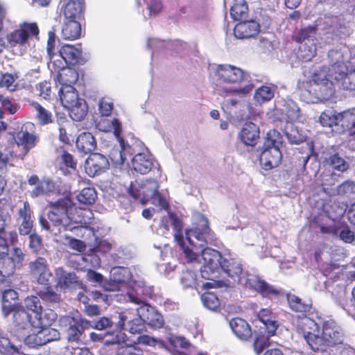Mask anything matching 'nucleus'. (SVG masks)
<instances>
[{"mask_svg":"<svg viewBox=\"0 0 355 355\" xmlns=\"http://www.w3.org/2000/svg\"><path fill=\"white\" fill-rule=\"evenodd\" d=\"M116 355H143V350L135 345H122L118 347Z\"/></svg>","mask_w":355,"mask_h":355,"instance_id":"nucleus-57","label":"nucleus"},{"mask_svg":"<svg viewBox=\"0 0 355 355\" xmlns=\"http://www.w3.org/2000/svg\"><path fill=\"white\" fill-rule=\"evenodd\" d=\"M16 264L15 261L12 260L8 253L0 255V281L7 279L12 275L15 270Z\"/></svg>","mask_w":355,"mask_h":355,"instance_id":"nucleus-37","label":"nucleus"},{"mask_svg":"<svg viewBox=\"0 0 355 355\" xmlns=\"http://www.w3.org/2000/svg\"><path fill=\"white\" fill-rule=\"evenodd\" d=\"M36 293L41 299L46 302L56 303L61 300L60 295L55 292L51 286L37 291Z\"/></svg>","mask_w":355,"mask_h":355,"instance_id":"nucleus-53","label":"nucleus"},{"mask_svg":"<svg viewBox=\"0 0 355 355\" xmlns=\"http://www.w3.org/2000/svg\"><path fill=\"white\" fill-rule=\"evenodd\" d=\"M282 144V137L275 130H270L263 146L259 161L263 168L270 170L281 163L282 155L280 147Z\"/></svg>","mask_w":355,"mask_h":355,"instance_id":"nucleus-7","label":"nucleus"},{"mask_svg":"<svg viewBox=\"0 0 355 355\" xmlns=\"http://www.w3.org/2000/svg\"><path fill=\"white\" fill-rule=\"evenodd\" d=\"M343 128L347 130L355 141V107L343 111Z\"/></svg>","mask_w":355,"mask_h":355,"instance_id":"nucleus-44","label":"nucleus"},{"mask_svg":"<svg viewBox=\"0 0 355 355\" xmlns=\"http://www.w3.org/2000/svg\"><path fill=\"white\" fill-rule=\"evenodd\" d=\"M56 318L57 314L52 309H42L38 315H34L33 327H49Z\"/></svg>","mask_w":355,"mask_h":355,"instance_id":"nucleus-34","label":"nucleus"},{"mask_svg":"<svg viewBox=\"0 0 355 355\" xmlns=\"http://www.w3.org/2000/svg\"><path fill=\"white\" fill-rule=\"evenodd\" d=\"M350 50L346 46H338L328 53L329 67H323L313 74L310 83H303L305 89L319 98L329 99L335 92L345 73L353 64L350 60Z\"/></svg>","mask_w":355,"mask_h":355,"instance_id":"nucleus-2","label":"nucleus"},{"mask_svg":"<svg viewBox=\"0 0 355 355\" xmlns=\"http://www.w3.org/2000/svg\"><path fill=\"white\" fill-rule=\"evenodd\" d=\"M59 96L62 105L69 110L73 120L80 121L85 118L87 113V105L83 98L78 97L73 86H61Z\"/></svg>","mask_w":355,"mask_h":355,"instance_id":"nucleus-9","label":"nucleus"},{"mask_svg":"<svg viewBox=\"0 0 355 355\" xmlns=\"http://www.w3.org/2000/svg\"><path fill=\"white\" fill-rule=\"evenodd\" d=\"M63 1L64 19L79 21L84 14V0H63Z\"/></svg>","mask_w":355,"mask_h":355,"instance_id":"nucleus-20","label":"nucleus"},{"mask_svg":"<svg viewBox=\"0 0 355 355\" xmlns=\"http://www.w3.org/2000/svg\"><path fill=\"white\" fill-rule=\"evenodd\" d=\"M145 1L150 16L157 15L162 12L163 5L161 0H145Z\"/></svg>","mask_w":355,"mask_h":355,"instance_id":"nucleus-64","label":"nucleus"},{"mask_svg":"<svg viewBox=\"0 0 355 355\" xmlns=\"http://www.w3.org/2000/svg\"><path fill=\"white\" fill-rule=\"evenodd\" d=\"M98 129L104 132L113 131L116 139L120 138L121 132V125L116 119L112 120L108 119H101L97 124Z\"/></svg>","mask_w":355,"mask_h":355,"instance_id":"nucleus-40","label":"nucleus"},{"mask_svg":"<svg viewBox=\"0 0 355 355\" xmlns=\"http://www.w3.org/2000/svg\"><path fill=\"white\" fill-rule=\"evenodd\" d=\"M30 273L33 278L40 284L48 285L52 277L47 261L43 257H38L29 263Z\"/></svg>","mask_w":355,"mask_h":355,"instance_id":"nucleus-14","label":"nucleus"},{"mask_svg":"<svg viewBox=\"0 0 355 355\" xmlns=\"http://www.w3.org/2000/svg\"><path fill=\"white\" fill-rule=\"evenodd\" d=\"M134 170L141 174L148 173L153 167L157 165V162L148 153H138L132 160Z\"/></svg>","mask_w":355,"mask_h":355,"instance_id":"nucleus-22","label":"nucleus"},{"mask_svg":"<svg viewBox=\"0 0 355 355\" xmlns=\"http://www.w3.org/2000/svg\"><path fill=\"white\" fill-rule=\"evenodd\" d=\"M203 305L207 309L216 311L220 306V301L218 297L213 293L206 292L201 296Z\"/></svg>","mask_w":355,"mask_h":355,"instance_id":"nucleus-54","label":"nucleus"},{"mask_svg":"<svg viewBox=\"0 0 355 355\" xmlns=\"http://www.w3.org/2000/svg\"><path fill=\"white\" fill-rule=\"evenodd\" d=\"M316 28L308 26L301 29L297 35L298 42H315Z\"/></svg>","mask_w":355,"mask_h":355,"instance_id":"nucleus-52","label":"nucleus"},{"mask_svg":"<svg viewBox=\"0 0 355 355\" xmlns=\"http://www.w3.org/2000/svg\"><path fill=\"white\" fill-rule=\"evenodd\" d=\"M258 317L264 324L268 336H274L279 326L275 315L270 309H262L260 310Z\"/></svg>","mask_w":355,"mask_h":355,"instance_id":"nucleus-28","label":"nucleus"},{"mask_svg":"<svg viewBox=\"0 0 355 355\" xmlns=\"http://www.w3.org/2000/svg\"><path fill=\"white\" fill-rule=\"evenodd\" d=\"M215 76L217 89L221 94L243 97L250 94L254 87L249 81L248 73L234 65H218Z\"/></svg>","mask_w":355,"mask_h":355,"instance_id":"nucleus-4","label":"nucleus"},{"mask_svg":"<svg viewBox=\"0 0 355 355\" xmlns=\"http://www.w3.org/2000/svg\"><path fill=\"white\" fill-rule=\"evenodd\" d=\"M117 139L120 144V148L112 149L109 155L112 163L116 166L123 165L127 157L132 155L130 146L125 144L122 137Z\"/></svg>","mask_w":355,"mask_h":355,"instance_id":"nucleus-25","label":"nucleus"},{"mask_svg":"<svg viewBox=\"0 0 355 355\" xmlns=\"http://www.w3.org/2000/svg\"><path fill=\"white\" fill-rule=\"evenodd\" d=\"M230 327L234 335L241 340H248L252 336L250 324L241 318H235L230 321Z\"/></svg>","mask_w":355,"mask_h":355,"instance_id":"nucleus-26","label":"nucleus"},{"mask_svg":"<svg viewBox=\"0 0 355 355\" xmlns=\"http://www.w3.org/2000/svg\"><path fill=\"white\" fill-rule=\"evenodd\" d=\"M134 315L135 313L129 310H125L119 314V320L116 324V328L119 330L118 332H121L126 327H128V324L132 322Z\"/></svg>","mask_w":355,"mask_h":355,"instance_id":"nucleus-55","label":"nucleus"},{"mask_svg":"<svg viewBox=\"0 0 355 355\" xmlns=\"http://www.w3.org/2000/svg\"><path fill=\"white\" fill-rule=\"evenodd\" d=\"M343 111L337 112L334 110H326L319 117V122L322 126L333 127L340 125L343 128Z\"/></svg>","mask_w":355,"mask_h":355,"instance_id":"nucleus-27","label":"nucleus"},{"mask_svg":"<svg viewBox=\"0 0 355 355\" xmlns=\"http://www.w3.org/2000/svg\"><path fill=\"white\" fill-rule=\"evenodd\" d=\"M33 329L37 330L42 345L60 338V333L55 329L47 327H33Z\"/></svg>","mask_w":355,"mask_h":355,"instance_id":"nucleus-38","label":"nucleus"},{"mask_svg":"<svg viewBox=\"0 0 355 355\" xmlns=\"http://www.w3.org/2000/svg\"><path fill=\"white\" fill-rule=\"evenodd\" d=\"M259 31V25L255 21H246L238 23L234 29L236 38L245 39L255 36Z\"/></svg>","mask_w":355,"mask_h":355,"instance_id":"nucleus-24","label":"nucleus"},{"mask_svg":"<svg viewBox=\"0 0 355 355\" xmlns=\"http://www.w3.org/2000/svg\"><path fill=\"white\" fill-rule=\"evenodd\" d=\"M306 342L311 348L315 352H325L328 347H331L324 339L323 333H322L321 336L315 334H308L306 336Z\"/></svg>","mask_w":355,"mask_h":355,"instance_id":"nucleus-42","label":"nucleus"},{"mask_svg":"<svg viewBox=\"0 0 355 355\" xmlns=\"http://www.w3.org/2000/svg\"><path fill=\"white\" fill-rule=\"evenodd\" d=\"M64 321L69 324L67 334L69 342L78 343L81 340L84 332V327L89 324V322L85 319H76L73 317H65Z\"/></svg>","mask_w":355,"mask_h":355,"instance_id":"nucleus-17","label":"nucleus"},{"mask_svg":"<svg viewBox=\"0 0 355 355\" xmlns=\"http://www.w3.org/2000/svg\"><path fill=\"white\" fill-rule=\"evenodd\" d=\"M96 198V190L91 187L84 188L76 196L77 200L84 205H92L94 203Z\"/></svg>","mask_w":355,"mask_h":355,"instance_id":"nucleus-47","label":"nucleus"},{"mask_svg":"<svg viewBox=\"0 0 355 355\" xmlns=\"http://www.w3.org/2000/svg\"><path fill=\"white\" fill-rule=\"evenodd\" d=\"M288 302L291 309L296 312H306L310 310L311 304L305 303L294 295H288Z\"/></svg>","mask_w":355,"mask_h":355,"instance_id":"nucleus-51","label":"nucleus"},{"mask_svg":"<svg viewBox=\"0 0 355 355\" xmlns=\"http://www.w3.org/2000/svg\"><path fill=\"white\" fill-rule=\"evenodd\" d=\"M199 248V253L201 252L203 259V265L200 268L201 276L204 279H211L216 277V274L221 269L231 278H239L242 272V266L237 261L224 258L217 250L211 248L201 250Z\"/></svg>","mask_w":355,"mask_h":355,"instance_id":"nucleus-5","label":"nucleus"},{"mask_svg":"<svg viewBox=\"0 0 355 355\" xmlns=\"http://www.w3.org/2000/svg\"><path fill=\"white\" fill-rule=\"evenodd\" d=\"M299 57L304 61H310L316 54V42H300Z\"/></svg>","mask_w":355,"mask_h":355,"instance_id":"nucleus-46","label":"nucleus"},{"mask_svg":"<svg viewBox=\"0 0 355 355\" xmlns=\"http://www.w3.org/2000/svg\"><path fill=\"white\" fill-rule=\"evenodd\" d=\"M131 286L132 289L127 293L128 300L140 305L137 309V313L142 318L144 323L155 329L162 327L164 325L162 315L154 307L144 303L141 297V295L146 294V288H143L144 283L134 282Z\"/></svg>","mask_w":355,"mask_h":355,"instance_id":"nucleus-6","label":"nucleus"},{"mask_svg":"<svg viewBox=\"0 0 355 355\" xmlns=\"http://www.w3.org/2000/svg\"><path fill=\"white\" fill-rule=\"evenodd\" d=\"M325 162L334 169L340 171H345L349 167L347 162L338 153H334V155H331L329 157H326Z\"/></svg>","mask_w":355,"mask_h":355,"instance_id":"nucleus-50","label":"nucleus"},{"mask_svg":"<svg viewBox=\"0 0 355 355\" xmlns=\"http://www.w3.org/2000/svg\"><path fill=\"white\" fill-rule=\"evenodd\" d=\"M35 128L33 123L28 122L25 123L20 131L13 135V139L18 146H22L24 155H26L30 150L33 148L39 141V136L30 132Z\"/></svg>","mask_w":355,"mask_h":355,"instance_id":"nucleus-12","label":"nucleus"},{"mask_svg":"<svg viewBox=\"0 0 355 355\" xmlns=\"http://www.w3.org/2000/svg\"><path fill=\"white\" fill-rule=\"evenodd\" d=\"M148 198H150L153 205L159 207L161 209L168 211L169 205L167 200L158 191L148 197Z\"/></svg>","mask_w":355,"mask_h":355,"instance_id":"nucleus-62","label":"nucleus"},{"mask_svg":"<svg viewBox=\"0 0 355 355\" xmlns=\"http://www.w3.org/2000/svg\"><path fill=\"white\" fill-rule=\"evenodd\" d=\"M16 78V76L10 73H5L1 75L0 78V87H6V89L11 91L15 90V82Z\"/></svg>","mask_w":355,"mask_h":355,"instance_id":"nucleus-63","label":"nucleus"},{"mask_svg":"<svg viewBox=\"0 0 355 355\" xmlns=\"http://www.w3.org/2000/svg\"><path fill=\"white\" fill-rule=\"evenodd\" d=\"M57 79L61 86H72L78 80V73L74 69L67 67L58 71Z\"/></svg>","mask_w":355,"mask_h":355,"instance_id":"nucleus-36","label":"nucleus"},{"mask_svg":"<svg viewBox=\"0 0 355 355\" xmlns=\"http://www.w3.org/2000/svg\"><path fill=\"white\" fill-rule=\"evenodd\" d=\"M245 284L250 288L259 292L265 297L277 295L279 293L277 290L257 275H248Z\"/></svg>","mask_w":355,"mask_h":355,"instance_id":"nucleus-21","label":"nucleus"},{"mask_svg":"<svg viewBox=\"0 0 355 355\" xmlns=\"http://www.w3.org/2000/svg\"><path fill=\"white\" fill-rule=\"evenodd\" d=\"M132 281V274L128 268L114 267L110 270V281L105 282L103 287L107 291H119Z\"/></svg>","mask_w":355,"mask_h":355,"instance_id":"nucleus-11","label":"nucleus"},{"mask_svg":"<svg viewBox=\"0 0 355 355\" xmlns=\"http://www.w3.org/2000/svg\"><path fill=\"white\" fill-rule=\"evenodd\" d=\"M181 282L184 287H193L198 284L196 274L191 270L183 271Z\"/></svg>","mask_w":355,"mask_h":355,"instance_id":"nucleus-60","label":"nucleus"},{"mask_svg":"<svg viewBox=\"0 0 355 355\" xmlns=\"http://www.w3.org/2000/svg\"><path fill=\"white\" fill-rule=\"evenodd\" d=\"M248 8L245 0H234V4L230 9L232 17L239 21L245 19L248 16Z\"/></svg>","mask_w":355,"mask_h":355,"instance_id":"nucleus-41","label":"nucleus"},{"mask_svg":"<svg viewBox=\"0 0 355 355\" xmlns=\"http://www.w3.org/2000/svg\"><path fill=\"white\" fill-rule=\"evenodd\" d=\"M142 194L146 198L158 191L159 184L155 180H148L143 185Z\"/></svg>","mask_w":355,"mask_h":355,"instance_id":"nucleus-61","label":"nucleus"},{"mask_svg":"<svg viewBox=\"0 0 355 355\" xmlns=\"http://www.w3.org/2000/svg\"><path fill=\"white\" fill-rule=\"evenodd\" d=\"M80 50L73 45L66 44L62 46L57 57H62L67 62L74 64L79 62Z\"/></svg>","mask_w":355,"mask_h":355,"instance_id":"nucleus-35","label":"nucleus"},{"mask_svg":"<svg viewBox=\"0 0 355 355\" xmlns=\"http://www.w3.org/2000/svg\"><path fill=\"white\" fill-rule=\"evenodd\" d=\"M106 336H110V339H107L105 341V344L107 345L120 344L125 340V334L123 332H107L105 334H97L92 332L89 334L91 340L94 342L100 341L103 340Z\"/></svg>","mask_w":355,"mask_h":355,"instance_id":"nucleus-33","label":"nucleus"},{"mask_svg":"<svg viewBox=\"0 0 355 355\" xmlns=\"http://www.w3.org/2000/svg\"><path fill=\"white\" fill-rule=\"evenodd\" d=\"M282 111L285 113V119L288 122H295L300 119V109L291 99L285 101Z\"/></svg>","mask_w":355,"mask_h":355,"instance_id":"nucleus-43","label":"nucleus"},{"mask_svg":"<svg viewBox=\"0 0 355 355\" xmlns=\"http://www.w3.org/2000/svg\"><path fill=\"white\" fill-rule=\"evenodd\" d=\"M297 328L303 334L306 340L308 334H313L318 331V326L316 322L308 317H304L297 320Z\"/></svg>","mask_w":355,"mask_h":355,"instance_id":"nucleus-39","label":"nucleus"},{"mask_svg":"<svg viewBox=\"0 0 355 355\" xmlns=\"http://www.w3.org/2000/svg\"><path fill=\"white\" fill-rule=\"evenodd\" d=\"M0 352L6 354H12L17 352V349L11 344L10 340L0 331Z\"/></svg>","mask_w":355,"mask_h":355,"instance_id":"nucleus-58","label":"nucleus"},{"mask_svg":"<svg viewBox=\"0 0 355 355\" xmlns=\"http://www.w3.org/2000/svg\"><path fill=\"white\" fill-rule=\"evenodd\" d=\"M25 306L33 311L35 315H38L42 309L41 302L37 296L32 295L24 300Z\"/></svg>","mask_w":355,"mask_h":355,"instance_id":"nucleus-56","label":"nucleus"},{"mask_svg":"<svg viewBox=\"0 0 355 355\" xmlns=\"http://www.w3.org/2000/svg\"><path fill=\"white\" fill-rule=\"evenodd\" d=\"M17 220L19 223V231L21 235H28L31 233L33 226L32 211L30 204L27 202H22L21 206L17 210Z\"/></svg>","mask_w":355,"mask_h":355,"instance_id":"nucleus-18","label":"nucleus"},{"mask_svg":"<svg viewBox=\"0 0 355 355\" xmlns=\"http://www.w3.org/2000/svg\"><path fill=\"white\" fill-rule=\"evenodd\" d=\"M53 189L54 184L53 182L49 180H42L30 191V194L32 198H36L51 192Z\"/></svg>","mask_w":355,"mask_h":355,"instance_id":"nucleus-49","label":"nucleus"},{"mask_svg":"<svg viewBox=\"0 0 355 355\" xmlns=\"http://www.w3.org/2000/svg\"><path fill=\"white\" fill-rule=\"evenodd\" d=\"M57 282L56 288L61 291L75 289L82 286L78 277L73 272H67L62 268H58L55 270Z\"/></svg>","mask_w":355,"mask_h":355,"instance_id":"nucleus-15","label":"nucleus"},{"mask_svg":"<svg viewBox=\"0 0 355 355\" xmlns=\"http://www.w3.org/2000/svg\"><path fill=\"white\" fill-rule=\"evenodd\" d=\"M109 165L108 159L105 156L93 153L86 159L85 168L89 176H95L108 168Z\"/></svg>","mask_w":355,"mask_h":355,"instance_id":"nucleus-16","label":"nucleus"},{"mask_svg":"<svg viewBox=\"0 0 355 355\" xmlns=\"http://www.w3.org/2000/svg\"><path fill=\"white\" fill-rule=\"evenodd\" d=\"M12 313H13V320L17 330L33 328L34 318H32L24 309L16 308Z\"/></svg>","mask_w":355,"mask_h":355,"instance_id":"nucleus-30","label":"nucleus"},{"mask_svg":"<svg viewBox=\"0 0 355 355\" xmlns=\"http://www.w3.org/2000/svg\"><path fill=\"white\" fill-rule=\"evenodd\" d=\"M0 291L2 293L1 311L6 318L17 308L18 293L10 288V282L8 279L0 281Z\"/></svg>","mask_w":355,"mask_h":355,"instance_id":"nucleus-13","label":"nucleus"},{"mask_svg":"<svg viewBox=\"0 0 355 355\" xmlns=\"http://www.w3.org/2000/svg\"><path fill=\"white\" fill-rule=\"evenodd\" d=\"M76 147L79 151L87 154L96 149V143L90 132H83L76 139Z\"/></svg>","mask_w":355,"mask_h":355,"instance_id":"nucleus-32","label":"nucleus"},{"mask_svg":"<svg viewBox=\"0 0 355 355\" xmlns=\"http://www.w3.org/2000/svg\"><path fill=\"white\" fill-rule=\"evenodd\" d=\"M277 87L275 85H264L258 87L254 94V100L258 104H263L272 100L275 96Z\"/></svg>","mask_w":355,"mask_h":355,"instance_id":"nucleus-31","label":"nucleus"},{"mask_svg":"<svg viewBox=\"0 0 355 355\" xmlns=\"http://www.w3.org/2000/svg\"><path fill=\"white\" fill-rule=\"evenodd\" d=\"M322 333L324 339L331 347L343 343V333L342 329L334 321L329 320L323 323Z\"/></svg>","mask_w":355,"mask_h":355,"instance_id":"nucleus-19","label":"nucleus"},{"mask_svg":"<svg viewBox=\"0 0 355 355\" xmlns=\"http://www.w3.org/2000/svg\"><path fill=\"white\" fill-rule=\"evenodd\" d=\"M239 137L245 145L254 146L259 139V128L253 123H246L241 130Z\"/></svg>","mask_w":355,"mask_h":355,"instance_id":"nucleus-23","label":"nucleus"},{"mask_svg":"<svg viewBox=\"0 0 355 355\" xmlns=\"http://www.w3.org/2000/svg\"><path fill=\"white\" fill-rule=\"evenodd\" d=\"M31 105L35 111V118L40 125H44L53 121V116L50 111L43 107L37 102H33Z\"/></svg>","mask_w":355,"mask_h":355,"instance_id":"nucleus-45","label":"nucleus"},{"mask_svg":"<svg viewBox=\"0 0 355 355\" xmlns=\"http://www.w3.org/2000/svg\"><path fill=\"white\" fill-rule=\"evenodd\" d=\"M349 21L343 15H329L325 16L323 30L325 34H331L336 37L349 35L352 30L349 26Z\"/></svg>","mask_w":355,"mask_h":355,"instance_id":"nucleus-10","label":"nucleus"},{"mask_svg":"<svg viewBox=\"0 0 355 355\" xmlns=\"http://www.w3.org/2000/svg\"><path fill=\"white\" fill-rule=\"evenodd\" d=\"M338 87L345 90L355 91V65L352 64L345 75Z\"/></svg>","mask_w":355,"mask_h":355,"instance_id":"nucleus-48","label":"nucleus"},{"mask_svg":"<svg viewBox=\"0 0 355 355\" xmlns=\"http://www.w3.org/2000/svg\"><path fill=\"white\" fill-rule=\"evenodd\" d=\"M50 207L51 209L48 213L50 223L43 216L40 217V223L43 229L54 234H57L63 229L76 230L83 235L94 236L92 229L76 225L82 223L83 220L79 214L76 216L74 212L78 214L80 210H78L70 198H64L55 202H51Z\"/></svg>","mask_w":355,"mask_h":355,"instance_id":"nucleus-3","label":"nucleus"},{"mask_svg":"<svg viewBox=\"0 0 355 355\" xmlns=\"http://www.w3.org/2000/svg\"><path fill=\"white\" fill-rule=\"evenodd\" d=\"M196 227L186 232L185 239L182 233V222L176 216L169 211L161 217L156 227L157 234L167 236L170 227L173 226L175 231L174 238L178 243L185 259L188 262H196L198 260L199 248H204L209 241L212 239L211 230L207 218L198 214L195 216Z\"/></svg>","mask_w":355,"mask_h":355,"instance_id":"nucleus-1","label":"nucleus"},{"mask_svg":"<svg viewBox=\"0 0 355 355\" xmlns=\"http://www.w3.org/2000/svg\"><path fill=\"white\" fill-rule=\"evenodd\" d=\"M81 35V26L79 21L65 19L62 28V37L64 40H74Z\"/></svg>","mask_w":355,"mask_h":355,"instance_id":"nucleus-29","label":"nucleus"},{"mask_svg":"<svg viewBox=\"0 0 355 355\" xmlns=\"http://www.w3.org/2000/svg\"><path fill=\"white\" fill-rule=\"evenodd\" d=\"M39 34V28L35 23L24 22L18 28L6 36L8 44L13 49L15 54L21 55L30 46L29 41Z\"/></svg>","mask_w":355,"mask_h":355,"instance_id":"nucleus-8","label":"nucleus"},{"mask_svg":"<svg viewBox=\"0 0 355 355\" xmlns=\"http://www.w3.org/2000/svg\"><path fill=\"white\" fill-rule=\"evenodd\" d=\"M144 328V323L143 322V320L138 314L137 313V315L135 314L134 318L130 322V324H128V327H126L124 331H127L131 334H140L141 331Z\"/></svg>","mask_w":355,"mask_h":355,"instance_id":"nucleus-59","label":"nucleus"}]
</instances>
